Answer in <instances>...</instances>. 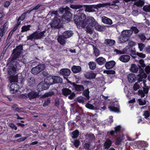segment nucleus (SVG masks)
<instances>
[{
  "label": "nucleus",
  "instance_id": "nucleus-15",
  "mask_svg": "<svg viewBox=\"0 0 150 150\" xmlns=\"http://www.w3.org/2000/svg\"><path fill=\"white\" fill-rule=\"evenodd\" d=\"M96 75V73L93 72H87L84 74L85 78L88 79H94Z\"/></svg>",
  "mask_w": 150,
  "mask_h": 150
},
{
  "label": "nucleus",
  "instance_id": "nucleus-35",
  "mask_svg": "<svg viewBox=\"0 0 150 150\" xmlns=\"http://www.w3.org/2000/svg\"><path fill=\"white\" fill-rule=\"evenodd\" d=\"M93 48V53L96 56H98L100 54V52L99 50L93 44L91 45Z\"/></svg>",
  "mask_w": 150,
  "mask_h": 150
},
{
  "label": "nucleus",
  "instance_id": "nucleus-9",
  "mask_svg": "<svg viewBox=\"0 0 150 150\" xmlns=\"http://www.w3.org/2000/svg\"><path fill=\"white\" fill-rule=\"evenodd\" d=\"M121 127L120 126L118 125L114 128L115 130H112L110 131V134L111 136H114L116 137L117 135L119 134Z\"/></svg>",
  "mask_w": 150,
  "mask_h": 150
},
{
  "label": "nucleus",
  "instance_id": "nucleus-6",
  "mask_svg": "<svg viewBox=\"0 0 150 150\" xmlns=\"http://www.w3.org/2000/svg\"><path fill=\"white\" fill-rule=\"evenodd\" d=\"M9 67L8 74L10 76H13L16 73V68L18 64L9 62Z\"/></svg>",
  "mask_w": 150,
  "mask_h": 150
},
{
  "label": "nucleus",
  "instance_id": "nucleus-64",
  "mask_svg": "<svg viewBox=\"0 0 150 150\" xmlns=\"http://www.w3.org/2000/svg\"><path fill=\"white\" fill-rule=\"evenodd\" d=\"M144 70L147 74H149L150 73V66L148 65L146 66Z\"/></svg>",
  "mask_w": 150,
  "mask_h": 150
},
{
  "label": "nucleus",
  "instance_id": "nucleus-57",
  "mask_svg": "<svg viewBox=\"0 0 150 150\" xmlns=\"http://www.w3.org/2000/svg\"><path fill=\"white\" fill-rule=\"evenodd\" d=\"M134 75L132 74V75L129 74L128 77V79L129 82H134L135 79H134L132 77V76Z\"/></svg>",
  "mask_w": 150,
  "mask_h": 150
},
{
  "label": "nucleus",
  "instance_id": "nucleus-56",
  "mask_svg": "<svg viewBox=\"0 0 150 150\" xmlns=\"http://www.w3.org/2000/svg\"><path fill=\"white\" fill-rule=\"evenodd\" d=\"M143 9L146 12H150V5H146L144 6Z\"/></svg>",
  "mask_w": 150,
  "mask_h": 150
},
{
  "label": "nucleus",
  "instance_id": "nucleus-46",
  "mask_svg": "<svg viewBox=\"0 0 150 150\" xmlns=\"http://www.w3.org/2000/svg\"><path fill=\"white\" fill-rule=\"evenodd\" d=\"M123 139L122 137H118L116 139V141L115 142V144L116 145H119L121 144Z\"/></svg>",
  "mask_w": 150,
  "mask_h": 150
},
{
  "label": "nucleus",
  "instance_id": "nucleus-18",
  "mask_svg": "<svg viewBox=\"0 0 150 150\" xmlns=\"http://www.w3.org/2000/svg\"><path fill=\"white\" fill-rule=\"evenodd\" d=\"M115 64V62L114 61H111L107 62L105 67L107 69H110L113 68Z\"/></svg>",
  "mask_w": 150,
  "mask_h": 150
},
{
  "label": "nucleus",
  "instance_id": "nucleus-7",
  "mask_svg": "<svg viewBox=\"0 0 150 150\" xmlns=\"http://www.w3.org/2000/svg\"><path fill=\"white\" fill-rule=\"evenodd\" d=\"M96 21L94 18L92 17H88L86 18L85 21V25L86 26H91L93 27L96 25Z\"/></svg>",
  "mask_w": 150,
  "mask_h": 150
},
{
  "label": "nucleus",
  "instance_id": "nucleus-13",
  "mask_svg": "<svg viewBox=\"0 0 150 150\" xmlns=\"http://www.w3.org/2000/svg\"><path fill=\"white\" fill-rule=\"evenodd\" d=\"M82 8H85V11L89 12H93L95 11V9L93 8V5H82Z\"/></svg>",
  "mask_w": 150,
  "mask_h": 150
},
{
  "label": "nucleus",
  "instance_id": "nucleus-51",
  "mask_svg": "<svg viewBox=\"0 0 150 150\" xmlns=\"http://www.w3.org/2000/svg\"><path fill=\"white\" fill-rule=\"evenodd\" d=\"M129 30L131 31L132 34L133 32H134V33L136 34L138 33L139 32V30L135 26H132L131 27V29Z\"/></svg>",
  "mask_w": 150,
  "mask_h": 150
},
{
  "label": "nucleus",
  "instance_id": "nucleus-40",
  "mask_svg": "<svg viewBox=\"0 0 150 150\" xmlns=\"http://www.w3.org/2000/svg\"><path fill=\"white\" fill-rule=\"evenodd\" d=\"M70 7L72 9L77 10L82 8V5H75L71 4L70 5Z\"/></svg>",
  "mask_w": 150,
  "mask_h": 150
},
{
  "label": "nucleus",
  "instance_id": "nucleus-22",
  "mask_svg": "<svg viewBox=\"0 0 150 150\" xmlns=\"http://www.w3.org/2000/svg\"><path fill=\"white\" fill-rule=\"evenodd\" d=\"M102 21L103 23L108 25H111L112 23L111 19L105 16L102 17Z\"/></svg>",
  "mask_w": 150,
  "mask_h": 150
},
{
  "label": "nucleus",
  "instance_id": "nucleus-30",
  "mask_svg": "<svg viewBox=\"0 0 150 150\" xmlns=\"http://www.w3.org/2000/svg\"><path fill=\"white\" fill-rule=\"evenodd\" d=\"M53 76V82L54 84L56 83H61L62 82V79L59 76Z\"/></svg>",
  "mask_w": 150,
  "mask_h": 150
},
{
  "label": "nucleus",
  "instance_id": "nucleus-3",
  "mask_svg": "<svg viewBox=\"0 0 150 150\" xmlns=\"http://www.w3.org/2000/svg\"><path fill=\"white\" fill-rule=\"evenodd\" d=\"M86 16L85 14L83 13H78L74 15V21L76 25L78 27L85 28V21Z\"/></svg>",
  "mask_w": 150,
  "mask_h": 150
},
{
  "label": "nucleus",
  "instance_id": "nucleus-11",
  "mask_svg": "<svg viewBox=\"0 0 150 150\" xmlns=\"http://www.w3.org/2000/svg\"><path fill=\"white\" fill-rule=\"evenodd\" d=\"M19 85L16 83H12L10 87V92L12 94L15 93L18 91Z\"/></svg>",
  "mask_w": 150,
  "mask_h": 150
},
{
  "label": "nucleus",
  "instance_id": "nucleus-58",
  "mask_svg": "<svg viewBox=\"0 0 150 150\" xmlns=\"http://www.w3.org/2000/svg\"><path fill=\"white\" fill-rule=\"evenodd\" d=\"M85 99V98L80 97L78 98H77V100L79 103H83L84 102Z\"/></svg>",
  "mask_w": 150,
  "mask_h": 150
},
{
  "label": "nucleus",
  "instance_id": "nucleus-20",
  "mask_svg": "<svg viewBox=\"0 0 150 150\" xmlns=\"http://www.w3.org/2000/svg\"><path fill=\"white\" fill-rule=\"evenodd\" d=\"M104 43L107 45L111 47L115 45V41L113 40L106 39L105 40Z\"/></svg>",
  "mask_w": 150,
  "mask_h": 150
},
{
  "label": "nucleus",
  "instance_id": "nucleus-44",
  "mask_svg": "<svg viewBox=\"0 0 150 150\" xmlns=\"http://www.w3.org/2000/svg\"><path fill=\"white\" fill-rule=\"evenodd\" d=\"M137 103L140 105H143L146 104V102L145 100H142L141 98H139L137 100Z\"/></svg>",
  "mask_w": 150,
  "mask_h": 150
},
{
  "label": "nucleus",
  "instance_id": "nucleus-38",
  "mask_svg": "<svg viewBox=\"0 0 150 150\" xmlns=\"http://www.w3.org/2000/svg\"><path fill=\"white\" fill-rule=\"evenodd\" d=\"M51 98H45L44 100V102L43 104L44 107H46L48 106L50 103Z\"/></svg>",
  "mask_w": 150,
  "mask_h": 150
},
{
  "label": "nucleus",
  "instance_id": "nucleus-60",
  "mask_svg": "<svg viewBox=\"0 0 150 150\" xmlns=\"http://www.w3.org/2000/svg\"><path fill=\"white\" fill-rule=\"evenodd\" d=\"M150 113L148 110H146L144 112L143 115L144 116V118L147 119L150 116Z\"/></svg>",
  "mask_w": 150,
  "mask_h": 150
},
{
  "label": "nucleus",
  "instance_id": "nucleus-16",
  "mask_svg": "<svg viewBox=\"0 0 150 150\" xmlns=\"http://www.w3.org/2000/svg\"><path fill=\"white\" fill-rule=\"evenodd\" d=\"M130 58V56L129 55L124 54L121 55L119 59L123 62L126 63L129 60Z\"/></svg>",
  "mask_w": 150,
  "mask_h": 150
},
{
  "label": "nucleus",
  "instance_id": "nucleus-27",
  "mask_svg": "<svg viewBox=\"0 0 150 150\" xmlns=\"http://www.w3.org/2000/svg\"><path fill=\"white\" fill-rule=\"evenodd\" d=\"M72 72L75 74L80 72L81 70V67L79 66L74 65L71 68Z\"/></svg>",
  "mask_w": 150,
  "mask_h": 150
},
{
  "label": "nucleus",
  "instance_id": "nucleus-55",
  "mask_svg": "<svg viewBox=\"0 0 150 150\" xmlns=\"http://www.w3.org/2000/svg\"><path fill=\"white\" fill-rule=\"evenodd\" d=\"M9 80L11 83H15L17 81V79L15 76H11L9 78Z\"/></svg>",
  "mask_w": 150,
  "mask_h": 150
},
{
  "label": "nucleus",
  "instance_id": "nucleus-62",
  "mask_svg": "<svg viewBox=\"0 0 150 150\" xmlns=\"http://www.w3.org/2000/svg\"><path fill=\"white\" fill-rule=\"evenodd\" d=\"M105 72L108 74H114L115 73V71L112 70H106Z\"/></svg>",
  "mask_w": 150,
  "mask_h": 150
},
{
  "label": "nucleus",
  "instance_id": "nucleus-10",
  "mask_svg": "<svg viewBox=\"0 0 150 150\" xmlns=\"http://www.w3.org/2000/svg\"><path fill=\"white\" fill-rule=\"evenodd\" d=\"M59 72L63 76L64 79H67L66 77L69 76L71 71L68 68H63L60 70Z\"/></svg>",
  "mask_w": 150,
  "mask_h": 150
},
{
  "label": "nucleus",
  "instance_id": "nucleus-37",
  "mask_svg": "<svg viewBox=\"0 0 150 150\" xmlns=\"http://www.w3.org/2000/svg\"><path fill=\"white\" fill-rule=\"evenodd\" d=\"M89 89H87L83 91V94L86 98V100H88L89 99Z\"/></svg>",
  "mask_w": 150,
  "mask_h": 150
},
{
  "label": "nucleus",
  "instance_id": "nucleus-23",
  "mask_svg": "<svg viewBox=\"0 0 150 150\" xmlns=\"http://www.w3.org/2000/svg\"><path fill=\"white\" fill-rule=\"evenodd\" d=\"M65 38L64 35H60L58 37L57 40L58 42L61 45H64L66 43V41L65 40Z\"/></svg>",
  "mask_w": 150,
  "mask_h": 150
},
{
  "label": "nucleus",
  "instance_id": "nucleus-4",
  "mask_svg": "<svg viewBox=\"0 0 150 150\" xmlns=\"http://www.w3.org/2000/svg\"><path fill=\"white\" fill-rule=\"evenodd\" d=\"M45 68V66L43 64H41L33 67L31 70V73L36 75L43 71Z\"/></svg>",
  "mask_w": 150,
  "mask_h": 150
},
{
  "label": "nucleus",
  "instance_id": "nucleus-26",
  "mask_svg": "<svg viewBox=\"0 0 150 150\" xmlns=\"http://www.w3.org/2000/svg\"><path fill=\"white\" fill-rule=\"evenodd\" d=\"M129 70L132 72L134 73H137L138 71V67L134 64H132L129 69Z\"/></svg>",
  "mask_w": 150,
  "mask_h": 150
},
{
  "label": "nucleus",
  "instance_id": "nucleus-39",
  "mask_svg": "<svg viewBox=\"0 0 150 150\" xmlns=\"http://www.w3.org/2000/svg\"><path fill=\"white\" fill-rule=\"evenodd\" d=\"M118 39L119 40L120 43L125 42L128 40L125 38L122 34H121L120 36H119Z\"/></svg>",
  "mask_w": 150,
  "mask_h": 150
},
{
  "label": "nucleus",
  "instance_id": "nucleus-33",
  "mask_svg": "<svg viewBox=\"0 0 150 150\" xmlns=\"http://www.w3.org/2000/svg\"><path fill=\"white\" fill-rule=\"evenodd\" d=\"M71 91L68 88H64L62 90V92L64 95L67 96L71 93Z\"/></svg>",
  "mask_w": 150,
  "mask_h": 150
},
{
  "label": "nucleus",
  "instance_id": "nucleus-61",
  "mask_svg": "<svg viewBox=\"0 0 150 150\" xmlns=\"http://www.w3.org/2000/svg\"><path fill=\"white\" fill-rule=\"evenodd\" d=\"M12 108L14 110L18 112L21 109V108H19L18 107H17V105L16 104H13V106H12Z\"/></svg>",
  "mask_w": 150,
  "mask_h": 150
},
{
  "label": "nucleus",
  "instance_id": "nucleus-32",
  "mask_svg": "<svg viewBox=\"0 0 150 150\" xmlns=\"http://www.w3.org/2000/svg\"><path fill=\"white\" fill-rule=\"evenodd\" d=\"M108 4H109L107 3H100L97 5H93V6L94 8L98 9V8H100L101 7H106L107 6H108Z\"/></svg>",
  "mask_w": 150,
  "mask_h": 150
},
{
  "label": "nucleus",
  "instance_id": "nucleus-43",
  "mask_svg": "<svg viewBox=\"0 0 150 150\" xmlns=\"http://www.w3.org/2000/svg\"><path fill=\"white\" fill-rule=\"evenodd\" d=\"M139 63L140 65H138V67H142L143 68L146 67V64L144 63V60L142 59H141L139 61Z\"/></svg>",
  "mask_w": 150,
  "mask_h": 150
},
{
  "label": "nucleus",
  "instance_id": "nucleus-42",
  "mask_svg": "<svg viewBox=\"0 0 150 150\" xmlns=\"http://www.w3.org/2000/svg\"><path fill=\"white\" fill-rule=\"evenodd\" d=\"M88 65L90 68L92 70H94L96 68V64L93 62H89Z\"/></svg>",
  "mask_w": 150,
  "mask_h": 150
},
{
  "label": "nucleus",
  "instance_id": "nucleus-29",
  "mask_svg": "<svg viewBox=\"0 0 150 150\" xmlns=\"http://www.w3.org/2000/svg\"><path fill=\"white\" fill-rule=\"evenodd\" d=\"M94 27L96 30L99 31H103L105 29V26L98 25L97 22H96V25Z\"/></svg>",
  "mask_w": 150,
  "mask_h": 150
},
{
  "label": "nucleus",
  "instance_id": "nucleus-17",
  "mask_svg": "<svg viewBox=\"0 0 150 150\" xmlns=\"http://www.w3.org/2000/svg\"><path fill=\"white\" fill-rule=\"evenodd\" d=\"M122 34L129 40L132 35V32L131 31L129 30H123L122 32Z\"/></svg>",
  "mask_w": 150,
  "mask_h": 150
},
{
  "label": "nucleus",
  "instance_id": "nucleus-63",
  "mask_svg": "<svg viewBox=\"0 0 150 150\" xmlns=\"http://www.w3.org/2000/svg\"><path fill=\"white\" fill-rule=\"evenodd\" d=\"M80 141L78 139L74 140V141L73 144L74 146L76 147H78L80 145Z\"/></svg>",
  "mask_w": 150,
  "mask_h": 150
},
{
  "label": "nucleus",
  "instance_id": "nucleus-47",
  "mask_svg": "<svg viewBox=\"0 0 150 150\" xmlns=\"http://www.w3.org/2000/svg\"><path fill=\"white\" fill-rule=\"evenodd\" d=\"M33 39L36 40V36L34 32L31 34L27 36V40H30L32 41Z\"/></svg>",
  "mask_w": 150,
  "mask_h": 150
},
{
  "label": "nucleus",
  "instance_id": "nucleus-24",
  "mask_svg": "<svg viewBox=\"0 0 150 150\" xmlns=\"http://www.w3.org/2000/svg\"><path fill=\"white\" fill-rule=\"evenodd\" d=\"M112 144V142L111 140L108 139L104 143V147L105 149H108L111 146Z\"/></svg>",
  "mask_w": 150,
  "mask_h": 150
},
{
  "label": "nucleus",
  "instance_id": "nucleus-21",
  "mask_svg": "<svg viewBox=\"0 0 150 150\" xmlns=\"http://www.w3.org/2000/svg\"><path fill=\"white\" fill-rule=\"evenodd\" d=\"M73 86L74 87L75 90L77 91H83L84 89L83 86L77 84L75 83H73Z\"/></svg>",
  "mask_w": 150,
  "mask_h": 150
},
{
  "label": "nucleus",
  "instance_id": "nucleus-34",
  "mask_svg": "<svg viewBox=\"0 0 150 150\" xmlns=\"http://www.w3.org/2000/svg\"><path fill=\"white\" fill-rule=\"evenodd\" d=\"M139 146L140 148H146L148 147V145L147 142L144 141H141L139 142Z\"/></svg>",
  "mask_w": 150,
  "mask_h": 150
},
{
  "label": "nucleus",
  "instance_id": "nucleus-59",
  "mask_svg": "<svg viewBox=\"0 0 150 150\" xmlns=\"http://www.w3.org/2000/svg\"><path fill=\"white\" fill-rule=\"evenodd\" d=\"M136 55L139 57L142 58H144L146 57V54L142 53H139L138 52H137L136 53Z\"/></svg>",
  "mask_w": 150,
  "mask_h": 150
},
{
  "label": "nucleus",
  "instance_id": "nucleus-48",
  "mask_svg": "<svg viewBox=\"0 0 150 150\" xmlns=\"http://www.w3.org/2000/svg\"><path fill=\"white\" fill-rule=\"evenodd\" d=\"M37 89L40 92L44 90L43 86L42 85V82H40L38 85Z\"/></svg>",
  "mask_w": 150,
  "mask_h": 150
},
{
  "label": "nucleus",
  "instance_id": "nucleus-14",
  "mask_svg": "<svg viewBox=\"0 0 150 150\" xmlns=\"http://www.w3.org/2000/svg\"><path fill=\"white\" fill-rule=\"evenodd\" d=\"M46 31L45 30L43 31L42 32H39V31H36L34 32L35 34V35L36 36V40H38L41 39L42 38L45 36L44 35Z\"/></svg>",
  "mask_w": 150,
  "mask_h": 150
},
{
  "label": "nucleus",
  "instance_id": "nucleus-1",
  "mask_svg": "<svg viewBox=\"0 0 150 150\" xmlns=\"http://www.w3.org/2000/svg\"><path fill=\"white\" fill-rule=\"evenodd\" d=\"M23 50V46L21 45L17 46L16 48L14 49L13 52L8 60L10 62L18 64V62L16 60H20L22 53V50Z\"/></svg>",
  "mask_w": 150,
  "mask_h": 150
},
{
  "label": "nucleus",
  "instance_id": "nucleus-45",
  "mask_svg": "<svg viewBox=\"0 0 150 150\" xmlns=\"http://www.w3.org/2000/svg\"><path fill=\"white\" fill-rule=\"evenodd\" d=\"M129 51L128 50V53H130V55L134 59H135L136 57V56H134L133 55H136V53L135 50H132V49H129Z\"/></svg>",
  "mask_w": 150,
  "mask_h": 150
},
{
  "label": "nucleus",
  "instance_id": "nucleus-5",
  "mask_svg": "<svg viewBox=\"0 0 150 150\" xmlns=\"http://www.w3.org/2000/svg\"><path fill=\"white\" fill-rule=\"evenodd\" d=\"M60 20L57 17H55L52 20V21L50 23L51 28L52 29H59L62 27L59 25Z\"/></svg>",
  "mask_w": 150,
  "mask_h": 150
},
{
  "label": "nucleus",
  "instance_id": "nucleus-53",
  "mask_svg": "<svg viewBox=\"0 0 150 150\" xmlns=\"http://www.w3.org/2000/svg\"><path fill=\"white\" fill-rule=\"evenodd\" d=\"M120 3V0H115L112 2H108L107 3L109 4L108 6H117L116 4Z\"/></svg>",
  "mask_w": 150,
  "mask_h": 150
},
{
  "label": "nucleus",
  "instance_id": "nucleus-8",
  "mask_svg": "<svg viewBox=\"0 0 150 150\" xmlns=\"http://www.w3.org/2000/svg\"><path fill=\"white\" fill-rule=\"evenodd\" d=\"M110 105L108 107V108L111 111L115 112H120L119 106L118 103L116 102H112L110 103Z\"/></svg>",
  "mask_w": 150,
  "mask_h": 150
},
{
  "label": "nucleus",
  "instance_id": "nucleus-31",
  "mask_svg": "<svg viewBox=\"0 0 150 150\" xmlns=\"http://www.w3.org/2000/svg\"><path fill=\"white\" fill-rule=\"evenodd\" d=\"M96 61L98 64L100 65H102L106 62L105 59L101 57L97 58L96 59Z\"/></svg>",
  "mask_w": 150,
  "mask_h": 150
},
{
  "label": "nucleus",
  "instance_id": "nucleus-12",
  "mask_svg": "<svg viewBox=\"0 0 150 150\" xmlns=\"http://www.w3.org/2000/svg\"><path fill=\"white\" fill-rule=\"evenodd\" d=\"M28 96L29 99L31 100L38 98L39 97V95L37 92L35 91H32L28 93Z\"/></svg>",
  "mask_w": 150,
  "mask_h": 150
},
{
  "label": "nucleus",
  "instance_id": "nucleus-52",
  "mask_svg": "<svg viewBox=\"0 0 150 150\" xmlns=\"http://www.w3.org/2000/svg\"><path fill=\"white\" fill-rule=\"evenodd\" d=\"M54 93L53 91H49L48 92L45 93L43 95V97L45 98L48 97L53 95Z\"/></svg>",
  "mask_w": 150,
  "mask_h": 150
},
{
  "label": "nucleus",
  "instance_id": "nucleus-50",
  "mask_svg": "<svg viewBox=\"0 0 150 150\" xmlns=\"http://www.w3.org/2000/svg\"><path fill=\"white\" fill-rule=\"evenodd\" d=\"M26 16L25 15V13H23L21 16H19L18 18L17 21L18 22H21V21H23L26 17Z\"/></svg>",
  "mask_w": 150,
  "mask_h": 150
},
{
  "label": "nucleus",
  "instance_id": "nucleus-2",
  "mask_svg": "<svg viewBox=\"0 0 150 150\" xmlns=\"http://www.w3.org/2000/svg\"><path fill=\"white\" fill-rule=\"evenodd\" d=\"M70 10L71 9L68 7L65 8L61 7L59 9L58 11H52L51 14L57 15L58 12L60 14H63L62 16L63 20L69 21L72 17V14L70 11Z\"/></svg>",
  "mask_w": 150,
  "mask_h": 150
},
{
  "label": "nucleus",
  "instance_id": "nucleus-19",
  "mask_svg": "<svg viewBox=\"0 0 150 150\" xmlns=\"http://www.w3.org/2000/svg\"><path fill=\"white\" fill-rule=\"evenodd\" d=\"M53 81H54L53 76H50L46 77L44 81L45 83H46L47 84L49 85L50 86V85L54 84Z\"/></svg>",
  "mask_w": 150,
  "mask_h": 150
},
{
  "label": "nucleus",
  "instance_id": "nucleus-36",
  "mask_svg": "<svg viewBox=\"0 0 150 150\" xmlns=\"http://www.w3.org/2000/svg\"><path fill=\"white\" fill-rule=\"evenodd\" d=\"M31 27V25H25L23 26L21 28V32H25L30 30Z\"/></svg>",
  "mask_w": 150,
  "mask_h": 150
},
{
  "label": "nucleus",
  "instance_id": "nucleus-25",
  "mask_svg": "<svg viewBox=\"0 0 150 150\" xmlns=\"http://www.w3.org/2000/svg\"><path fill=\"white\" fill-rule=\"evenodd\" d=\"M28 85L30 87H32L33 86V85L35 84V79L33 77H30L28 79Z\"/></svg>",
  "mask_w": 150,
  "mask_h": 150
},
{
  "label": "nucleus",
  "instance_id": "nucleus-49",
  "mask_svg": "<svg viewBox=\"0 0 150 150\" xmlns=\"http://www.w3.org/2000/svg\"><path fill=\"white\" fill-rule=\"evenodd\" d=\"M136 45V43L132 41H130L128 43V45L127 46L128 49H132V47L133 46H135Z\"/></svg>",
  "mask_w": 150,
  "mask_h": 150
},
{
  "label": "nucleus",
  "instance_id": "nucleus-54",
  "mask_svg": "<svg viewBox=\"0 0 150 150\" xmlns=\"http://www.w3.org/2000/svg\"><path fill=\"white\" fill-rule=\"evenodd\" d=\"M144 4V1L142 0H139L138 1L136 2L134 4L138 7L142 6Z\"/></svg>",
  "mask_w": 150,
  "mask_h": 150
},
{
  "label": "nucleus",
  "instance_id": "nucleus-28",
  "mask_svg": "<svg viewBox=\"0 0 150 150\" xmlns=\"http://www.w3.org/2000/svg\"><path fill=\"white\" fill-rule=\"evenodd\" d=\"M73 34L72 31L71 30H67L64 32L63 35L65 37V38H67L71 37Z\"/></svg>",
  "mask_w": 150,
  "mask_h": 150
},
{
  "label": "nucleus",
  "instance_id": "nucleus-41",
  "mask_svg": "<svg viewBox=\"0 0 150 150\" xmlns=\"http://www.w3.org/2000/svg\"><path fill=\"white\" fill-rule=\"evenodd\" d=\"M79 132L77 129L75 130L72 133V136L73 139H76L77 138L79 135Z\"/></svg>",
  "mask_w": 150,
  "mask_h": 150
}]
</instances>
